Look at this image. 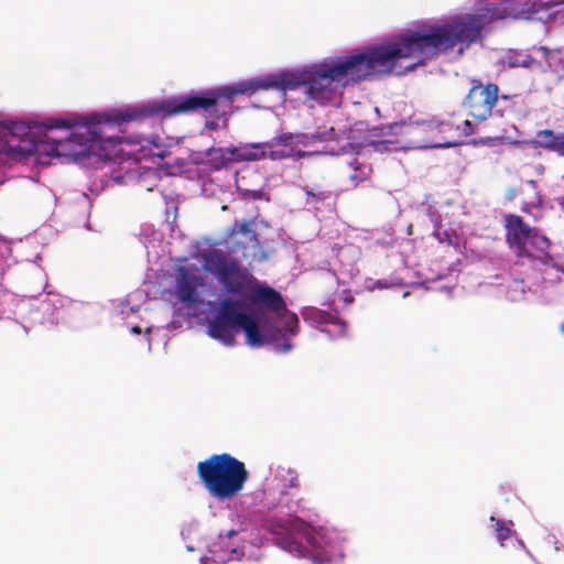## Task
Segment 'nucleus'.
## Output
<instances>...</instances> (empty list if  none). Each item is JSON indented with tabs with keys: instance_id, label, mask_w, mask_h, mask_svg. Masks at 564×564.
Wrapping results in <instances>:
<instances>
[{
	"instance_id": "nucleus-3",
	"label": "nucleus",
	"mask_w": 564,
	"mask_h": 564,
	"mask_svg": "<svg viewBox=\"0 0 564 564\" xmlns=\"http://www.w3.org/2000/svg\"><path fill=\"white\" fill-rule=\"evenodd\" d=\"M270 90L282 97L279 106H285L290 91H301L305 101L316 106H330L322 58L206 88L118 106H232L241 97L250 98Z\"/></svg>"
},
{
	"instance_id": "nucleus-6",
	"label": "nucleus",
	"mask_w": 564,
	"mask_h": 564,
	"mask_svg": "<svg viewBox=\"0 0 564 564\" xmlns=\"http://www.w3.org/2000/svg\"><path fill=\"white\" fill-rule=\"evenodd\" d=\"M219 283L225 291L232 295H245L256 307L279 308L283 297L275 289L261 284L252 274L242 269L236 260L220 269Z\"/></svg>"
},
{
	"instance_id": "nucleus-2",
	"label": "nucleus",
	"mask_w": 564,
	"mask_h": 564,
	"mask_svg": "<svg viewBox=\"0 0 564 564\" xmlns=\"http://www.w3.org/2000/svg\"><path fill=\"white\" fill-rule=\"evenodd\" d=\"M198 108H132L123 112L94 113L88 118L79 116L46 118L41 123L18 118L0 119V152L26 155L33 151L34 128L42 127L47 132L58 131V138L47 137L53 143L52 151L57 156L77 159L96 154L104 160L117 155L123 126L166 110L167 116Z\"/></svg>"
},
{
	"instance_id": "nucleus-22",
	"label": "nucleus",
	"mask_w": 564,
	"mask_h": 564,
	"mask_svg": "<svg viewBox=\"0 0 564 564\" xmlns=\"http://www.w3.org/2000/svg\"><path fill=\"white\" fill-rule=\"evenodd\" d=\"M205 117V128L209 131L226 129L228 126V115L220 112L219 108H202Z\"/></svg>"
},
{
	"instance_id": "nucleus-15",
	"label": "nucleus",
	"mask_w": 564,
	"mask_h": 564,
	"mask_svg": "<svg viewBox=\"0 0 564 564\" xmlns=\"http://www.w3.org/2000/svg\"><path fill=\"white\" fill-rule=\"evenodd\" d=\"M497 65L508 66L509 68L522 67L525 69H544L543 63L536 61L531 54H524L522 51L517 48H509L506 55L498 59Z\"/></svg>"
},
{
	"instance_id": "nucleus-8",
	"label": "nucleus",
	"mask_w": 564,
	"mask_h": 564,
	"mask_svg": "<svg viewBox=\"0 0 564 564\" xmlns=\"http://www.w3.org/2000/svg\"><path fill=\"white\" fill-rule=\"evenodd\" d=\"M272 532L279 535L276 544L285 551L297 557H310L312 556L314 562L322 564L324 557L319 553L310 551L304 544L311 545L316 549L317 536L312 531V528L300 518H292L286 520H280L272 525Z\"/></svg>"
},
{
	"instance_id": "nucleus-9",
	"label": "nucleus",
	"mask_w": 564,
	"mask_h": 564,
	"mask_svg": "<svg viewBox=\"0 0 564 564\" xmlns=\"http://www.w3.org/2000/svg\"><path fill=\"white\" fill-rule=\"evenodd\" d=\"M241 303L230 297L219 302L215 316L207 323V334L226 346H234L236 333L247 318V313L240 312Z\"/></svg>"
},
{
	"instance_id": "nucleus-18",
	"label": "nucleus",
	"mask_w": 564,
	"mask_h": 564,
	"mask_svg": "<svg viewBox=\"0 0 564 564\" xmlns=\"http://www.w3.org/2000/svg\"><path fill=\"white\" fill-rule=\"evenodd\" d=\"M261 308L265 310V311H269V312H272V313H274L278 316V318L283 324V328H284L283 336H286V335L294 336V335L297 334V332H299V317H297L296 314L290 312L286 308V303H285L284 300H283V305L281 307L276 308V310L271 308V307H261Z\"/></svg>"
},
{
	"instance_id": "nucleus-29",
	"label": "nucleus",
	"mask_w": 564,
	"mask_h": 564,
	"mask_svg": "<svg viewBox=\"0 0 564 564\" xmlns=\"http://www.w3.org/2000/svg\"><path fill=\"white\" fill-rule=\"evenodd\" d=\"M289 475L291 476L289 479V487L290 488H297L300 486L299 476L295 471L289 470Z\"/></svg>"
},
{
	"instance_id": "nucleus-7",
	"label": "nucleus",
	"mask_w": 564,
	"mask_h": 564,
	"mask_svg": "<svg viewBox=\"0 0 564 564\" xmlns=\"http://www.w3.org/2000/svg\"><path fill=\"white\" fill-rule=\"evenodd\" d=\"M381 135H414L416 143L423 148H451L456 145V140L447 135L449 129L444 120H423V122H391L373 128Z\"/></svg>"
},
{
	"instance_id": "nucleus-21",
	"label": "nucleus",
	"mask_w": 564,
	"mask_h": 564,
	"mask_svg": "<svg viewBox=\"0 0 564 564\" xmlns=\"http://www.w3.org/2000/svg\"><path fill=\"white\" fill-rule=\"evenodd\" d=\"M269 142L252 143L237 150L238 158L243 161H257L269 158Z\"/></svg>"
},
{
	"instance_id": "nucleus-11",
	"label": "nucleus",
	"mask_w": 564,
	"mask_h": 564,
	"mask_svg": "<svg viewBox=\"0 0 564 564\" xmlns=\"http://www.w3.org/2000/svg\"><path fill=\"white\" fill-rule=\"evenodd\" d=\"M307 140L308 137L305 134H280L269 142V159L280 161L290 158L301 159L311 155V152H305L299 149L300 145L306 147L308 144Z\"/></svg>"
},
{
	"instance_id": "nucleus-31",
	"label": "nucleus",
	"mask_w": 564,
	"mask_h": 564,
	"mask_svg": "<svg viewBox=\"0 0 564 564\" xmlns=\"http://www.w3.org/2000/svg\"><path fill=\"white\" fill-rule=\"evenodd\" d=\"M132 333L137 334V335H140L141 334V327L140 326H133L131 328Z\"/></svg>"
},
{
	"instance_id": "nucleus-10",
	"label": "nucleus",
	"mask_w": 564,
	"mask_h": 564,
	"mask_svg": "<svg viewBox=\"0 0 564 564\" xmlns=\"http://www.w3.org/2000/svg\"><path fill=\"white\" fill-rule=\"evenodd\" d=\"M492 108H480L476 112H453L451 118L444 120L445 127L449 129L447 135L456 140V145L459 139L475 133L479 124L484 123L491 116Z\"/></svg>"
},
{
	"instance_id": "nucleus-36",
	"label": "nucleus",
	"mask_w": 564,
	"mask_h": 564,
	"mask_svg": "<svg viewBox=\"0 0 564 564\" xmlns=\"http://www.w3.org/2000/svg\"><path fill=\"white\" fill-rule=\"evenodd\" d=\"M560 329L564 334V322L561 324Z\"/></svg>"
},
{
	"instance_id": "nucleus-5",
	"label": "nucleus",
	"mask_w": 564,
	"mask_h": 564,
	"mask_svg": "<svg viewBox=\"0 0 564 564\" xmlns=\"http://www.w3.org/2000/svg\"><path fill=\"white\" fill-rule=\"evenodd\" d=\"M506 242L518 259L538 260L549 264L553 257L549 250L551 240L535 227L530 226L516 214L503 215Z\"/></svg>"
},
{
	"instance_id": "nucleus-20",
	"label": "nucleus",
	"mask_w": 564,
	"mask_h": 564,
	"mask_svg": "<svg viewBox=\"0 0 564 564\" xmlns=\"http://www.w3.org/2000/svg\"><path fill=\"white\" fill-rule=\"evenodd\" d=\"M350 173L348 174V178L354 187H357L365 181H368L372 174V166L364 161H360L356 158L350 164Z\"/></svg>"
},
{
	"instance_id": "nucleus-13",
	"label": "nucleus",
	"mask_w": 564,
	"mask_h": 564,
	"mask_svg": "<svg viewBox=\"0 0 564 564\" xmlns=\"http://www.w3.org/2000/svg\"><path fill=\"white\" fill-rule=\"evenodd\" d=\"M499 100V87L488 82L482 84L480 79L473 78L471 87L460 106H497Z\"/></svg>"
},
{
	"instance_id": "nucleus-17",
	"label": "nucleus",
	"mask_w": 564,
	"mask_h": 564,
	"mask_svg": "<svg viewBox=\"0 0 564 564\" xmlns=\"http://www.w3.org/2000/svg\"><path fill=\"white\" fill-rule=\"evenodd\" d=\"M535 143L543 149L564 156V133L555 134L552 130H542L536 134Z\"/></svg>"
},
{
	"instance_id": "nucleus-35",
	"label": "nucleus",
	"mask_w": 564,
	"mask_h": 564,
	"mask_svg": "<svg viewBox=\"0 0 564 564\" xmlns=\"http://www.w3.org/2000/svg\"><path fill=\"white\" fill-rule=\"evenodd\" d=\"M351 106H354V107L361 106V102H360V101H354V102L351 104Z\"/></svg>"
},
{
	"instance_id": "nucleus-1",
	"label": "nucleus",
	"mask_w": 564,
	"mask_h": 564,
	"mask_svg": "<svg viewBox=\"0 0 564 564\" xmlns=\"http://www.w3.org/2000/svg\"><path fill=\"white\" fill-rule=\"evenodd\" d=\"M507 19L564 23V0H475L467 12L414 20L377 42L323 57L328 104L344 106L348 89L408 74L456 47L463 55Z\"/></svg>"
},
{
	"instance_id": "nucleus-4",
	"label": "nucleus",
	"mask_w": 564,
	"mask_h": 564,
	"mask_svg": "<svg viewBox=\"0 0 564 564\" xmlns=\"http://www.w3.org/2000/svg\"><path fill=\"white\" fill-rule=\"evenodd\" d=\"M197 475L209 496L220 501L237 497L249 479L246 465L227 453L199 462Z\"/></svg>"
},
{
	"instance_id": "nucleus-16",
	"label": "nucleus",
	"mask_w": 564,
	"mask_h": 564,
	"mask_svg": "<svg viewBox=\"0 0 564 564\" xmlns=\"http://www.w3.org/2000/svg\"><path fill=\"white\" fill-rule=\"evenodd\" d=\"M306 195V204L308 205H326L330 202H335L338 196L336 189L327 184H313L303 187Z\"/></svg>"
},
{
	"instance_id": "nucleus-27",
	"label": "nucleus",
	"mask_w": 564,
	"mask_h": 564,
	"mask_svg": "<svg viewBox=\"0 0 564 564\" xmlns=\"http://www.w3.org/2000/svg\"><path fill=\"white\" fill-rule=\"evenodd\" d=\"M394 142L392 140H379V141H371L370 145L372 147L373 151L376 152H387L391 150V145Z\"/></svg>"
},
{
	"instance_id": "nucleus-23",
	"label": "nucleus",
	"mask_w": 564,
	"mask_h": 564,
	"mask_svg": "<svg viewBox=\"0 0 564 564\" xmlns=\"http://www.w3.org/2000/svg\"><path fill=\"white\" fill-rule=\"evenodd\" d=\"M306 317L312 321H316L317 323L338 325L340 327V334H345L347 332L348 324L330 313L312 310L306 314Z\"/></svg>"
},
{
	"instance_id": "nucleus-28",
	"label": "nucleus",
	"mask_w": 564,
	"mask_h": 564,
	"mask_svg": "<svg viewBox=\"0 0 564 564\" xmlns=\"http://www.w3.org/2000/svg\"><path fill=\"white\" fill-rule=\"evenodd\" d=\"M337 138V134L335 133V129L330 128L328 131L325 132H317L316 134H313L311 139L313 140H319V141H329Z\"/></svg>"
},
{
	"instance_id": "nucleus-33",
	"label": "nucleus",
	"mask_w": 564,
	"mask_h": 564,
	"mask_svg": "<svg viewBox=\"0 0 564 564\" xmlns=\"http://www.w3.org/2000/svg\"><path fill=\"white\" fill-rule=\"evenodd\" d=\"M499 99H502V100H506V101H507V100H510V99H511V96H510V95H505V94H502V95H499Z\"/></svg>"
},
{
	"instance_id": "nucleus-25",
	"label": "nucleus",
	"mask_w": 564,
	"mask_h": 564,
	"mask_svg": "<svg viewBox=\"0 0 564 564\" xmlns=\"http://www.w3.org/2000/svg\"><path fill=\"white\" fill-rule=\"evenodd\" d=\"M561 54H562V48H560V47L555 48L554 52L543 63L544 69H542V70L543 72L551 70L553 73H560V72L564 73V57H562Z\"/></svg>"
},
{
	"instance_id": "nucleus-37",
	"label": "nucleus",
	"mask_w": 564,
	"mask_h": 564,
	"mask_svg": "<svg viewBox=\"0 0 564 564\" xmlns=\"http://www.w3.org/2000/svg\"><path fill=\"white\" fill-rule=\"evenodd\" d=\"M249 106L256 107V106H260V105H259V104H254V102H252V104H250Z\"/></svg>"
},
{
	"instance_id": "nucleus-32",
	"label": "nucleus",
	"mask_w": 564,
	"mask_h": 564,
	"mask_svg": "<svg viewBox=\"0 0 564 564\" xmlns=\"http://www.w3.org/2000/svg\"><path fill=\"white\" fill-rule=\"evenodd\" d=\"M292 349V345L290 343H286L283 345V351H290Z\"/></svg>"
},
{
	"instance_id": "nucleus-19",
	"label": "nucleus",
	"mask_w": 564,
	"mask_h": 564,
	"mask_svg": "<svg viewBox=\"0 0 564 564\" xmlns=\"http://www.w3.org/2000/svg\"><path fill=\"white\" fill-rule=\"evenodd\" d=\"M240 329L245 332L246 341L249 346L259 347L264 344V337L261 334L259 324L251 314L247 315V318L243 321Z\"/></svg>"
},
{
	"instance_id": "nucleus-12",
	"label": "nucleus",
	"mask_w": 564,
	"mask_h": 564,
	"mask_svg": "<svg viewBox=\"0 0 564 564\" xmlns=\"http://www.w3.org/2000/svg\"><path fill=\"white\" fill-rule=\"evenodd\" d=\"M228 246L231 252H242L247 257L248 250H256L259 248V240L257 232L251 228L249 221H235L231 229L228 231Z\"/></svg>"
},
{
	"instance_id": "nucleus-24",
	"label": "nucleus",
	"mask_w": 564,
	"mask_h": 564,
	"mask_svg": "<svg viewBox=\"0 0 564 564\" xmlns=\"http://www.w3.org/2000/svg\"><path fill=\"white\" fill-rule=\"evenodd\" d=\"M205 263L207 270L219 276L221 268L229 265L230 261L218 250H213L205 257Z\"/></svg>"
},
{
	"instance_id": "nucleus-34",
	"label": "nucleus",
	"mask_w": 564,
	"mask_h": 564,
	"mask_svg": "<svg viewBox=\"0 0 564 564\" xmlns=\"http://www.w3.org/2000/svg\"><path fill=\"white\" fill-rule=\"evenodd\" d=\"M375 112L377 113V116H378V117H380V116H381V115H380V108H379V107H376V108H375Z\"/></svg>"
},
{
	"instance_id": "nucleus-14",
	"label": "nucleus",
	"mask_w": 564,
	"mask_h": 564,
	"mask_svg": "<svg viewBox=\"0 0 564 564\" xmlns=\"http://www.w3.org/2000/svg\"><path fill=\"white\" fill-rule=\"evenodd\" d=\"M203 285V278L192 273L186 267L176 269V295L183 303L198 302L197 288Z\"/></svg>"
},
{
	"instance_id": "nucleus-26",
	"label": "nucleus",
	"mask_w": 564,
	"mask_h": 564,
	"mask_svg": "<svg viewBox=\"0 0 564 564\" xmlns=\"http://www.w3.org/2000/svg\"><path fill=\"white\" fill-rule=\"evenodd\" d=\"M490 520L496 522V536L500 545L503 546L505 541L510 538L511 530L503 521L497 520L495 517H490Z\"/></svg>"
},
{
	"instance_id": "nucleus-30",
	"label": "nucleus",
	"mask_w": 564,
	"mask_h": 564,
	"mask_svg": "<svg viewBox=\"0 0 564 564\" xmlns=\"http://www.w3.org/2000/svg\"><path fill=\"white\" fill-rule=\"evenodd\" d=\"M533 50L541 52L544 61L554 52V50H551L549 46L545 45L534 46Z\"/></svg>"
}]
</instances>
